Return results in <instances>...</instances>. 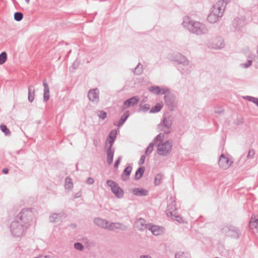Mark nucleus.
<instances>
[{
  "mask_svg": "<svg viewBox=\"0 0 258 258\" xmlns=\"http://www.w3.org/2000/svg\"><path fill=\"white\" fill-rule=\"evenodd\" d=\"M32 217L33 214L30 209L21 210L9 226L11 235L14 237H21L25 235L27 230L30 226Z\"/></svg>",
  "mask_w": 258,
  "mask_h": 258,
  "instance_id": "nucleus-1",
  "label": "nucleus"
},
{
  "mask_svg": "<svg viewBox=\"0 0 258 258\" xmlns=\"http://www.w3.org/2000/svg\"><path fill=\"white\" fill-rule=\"evenodd\" d=\"M164 135L160 133L154 138V142H157V154L159 155L166 157L171 153L173 144L172 140H167L164 142Z\"/></svg>",
  "mask_w": 258,
  "mask_h": 258,
  "instance_id": "nucleus-2",
  "label": "nucleus"
},
{
  "mask_svg": "<svg viewBox=\"0 0 258 258\" xmlns=\"http://www.w3.org/2000/svg\"><path fill=\"white\" fill-rule=\"evenodd\" d=\"M182 25L190 32L197 35L206 34L209 31L207 27L205 24L198 21L191 20L188 17L184 19Z\"/></svg>",
  "mask_w": 258,
  "mask_h": 258,
  "instance_id": "nucleus-3",
  "label": "nucleus"
},
{
  "mask_svg": "<svg viewBox=\"0 0 258 258\" xmlns=\"http://www.w3.org/2000/svg\"><path fill=\"white\" fill-rule=\"evenodd\" d=\"M173 60L182 65V66L177 67V69L181 74H184L190 73V70L187 67L189 64V61L184 55L181 53H178L173 57Z\"/></svg>",
  "mask_w": 258,
  "mask_h": 258,
  "instance_id": "nucleus-4",
  "label": "nucleus"
},
{
  "mask_svg": "<svg viewBox=\"0 0 258 258\" xmlns=\"http://www.w3.org/2000/svg\"><path fill=\"white\" fill-rule=\"evenodd\" d=\"M173 118L170 116L163 117L161 122L158 124L157 127L159 131L163 132L162 134L168 135L172 130Z\"/></svg>",
  "mask_w": 258,
  "mask_h": 258,
  "instance_id": "nucleus-5",
  "label": "nucleus"
},
{
  "mask_svg": "<svg viewBox=\"0 0 258 258\" xmlns=\"http://www.w3.org/2000/svg\"><path fill=\"white\" fill-rule=\"evenodd\" d=\"M221 231L222 233L232 238L238 239L241 235L239 228L232 225L224 226Z\"/></svg>",
  "mask_w": 258,
  "mask_h": 258,
  "instance_id": "nucleus-6",
  "label": "nucleus"
},
{
  "mask_svg": "<svg viewBox=\"0 0 258 258\" xmlns=\"http://www.w3.org/2000/svg\"><path fill=\"white\" fill-rule=\"evenodd\" d=\"M227 3L225 0H219L213 6L212 13L220 19L223 15Z\"/></svg>",
  "mask_w": 258,
  "mask_h": 258,
  "instance_id": "nucleus-7",
  "label": "nucleus"
},
{
  "mask_svg": "<svg viewBox=\"0 0 258 258\" xmlns=\"http://www.w3.org/2000/svg\"><path fill=\"white\" fill-rule=\"evenodd\" d=\"M106 183L111 187V191L117 198L121 199L123 197L124 191L116 182L112 180H107Z\"/></svg>",
  "mask_w": 258,
  "mask_h": 258,
  "instance_id": "nucleus-8",
  "label": "nucleus"
},
{
  "mask_svg": "<svg viewBox=\"0 0 258 258\" xmlns=\"http://www.w3.org/2000/svg\"><path fill=\"white\" fill-rule=\"evenodd\" d=\"M164 100L168 109L171 111L173 110L176 106L174 95L172 94L165 95L164 96Z\"/></svg>",
  "mask_w": 258,
  "mask_h": 258,
  "instance_id": "nucleus-9",
  "label": "nucleus"
},
{
  "mask_svg": "<svg viewBox=\"0 0 258 258\" xmlns=\"http://www.w3.org/2000/svg\"><path fill=\"white\" fill-rule=\"evenodd\" d=\"M99 91L97 88L91 89L88 93L89 100L93 103H98L99 101Z\"/></svg>",
  "mask_w": 258,
  "mask_h": 258,
  "instance_id": "nucleus-10",
  "label": "nucleus"
},
{
  "mask_svg": "<svg viewBox=\"0 0 258 258\" xmlns=\"http://www.w3.org/2000/svg\"><path fill=\"white\" fill-rule=\"evenodd\" d=\"M232 162L229 160L228 157H225L223 154H221L220 156L218 164L219 166L223 169H226L229 168Z\"/></svg>",
  "mask_w": 258,
  "mask_h": 258,
  "instance_id": "nucleus-11",
  "label": "nucleus"
},
{
  "mask_svg": "<svg viewBox=\"0 0 258 258\" xmlns=\"http://www.w3.org/2000/svg\"><path fill=\"white\" fill-rule=\"evenodd\" d=\"M140 101L139 98L138 96L132 97L127 100H126L123 102L124 107H123L122 110H124V109L132 106H135L138 104Z\"/></svg>",
  "mask_w": 258,
  "mask_h": 258,
  "instance_id": "nucleus-12",
  "label": "nucleus"
},
{
  "mask_svg": "<svg viewBox=\"0 0 258 258\" xmlns=\"http://www.w3.org/2000/svg\"><path fill=\"white\" fill-rule=\"evenodd\" d=\"M136 227L140 231H144L145 229H148L149 224H147L145 220L140 218L138 219L136 223Z\"/></svg>",
  "mask_w": 258,
  "mask_h": 258,
  "instance_id": "nucleus-13",
  "label": "nucleus"
},
{
  "mask_svg": "<svg viewBox=\"0 0 258 258\" xmlns=\"http://www.w3.org/2000/svg\"><path fill=\"white\" fill-rule=\"evenodd\" d=\"M177 210L176 202L175 200H172L171 203L168 204L167 215L172 217L173 214L176 213Z\"/></svg>",
  "mask_w": 258,
  "mask_h": 258,
  "instance_id": "nucleus-14",
  "label": "nucleus"
},
{
  "mask_svg": "<svg viewBox=\"0 0 258 258\" xmlns=\"http://www.w3.org/2000/svg\"><path fill=\"white\" fill-rule=\"evenodd\" d=\"M132 194L136 196H146L149 194V191L143 188L135 187L132 189Z\"/></svg>",
  "mask_w": 258,
  "mask_h": 258,
  "instance_id": "nucleus-15",
  "label": "nucleus"
},
{
  "mask_svg": "<svg viewBox=\"0 0 258 258\" xmlns=\"http://www.w3.org/2000/svg\"><path fill=\"white\" fill-rule=\"evenodd\" d=\"M43 86L44 87L43 101L44 102H46L49 99L50 95H49V87L48 84L46 82V80H43Z\"/></svg>",
  "mask_w": 258,
  "mask_h": 258,
  "instance_id": "nucleus-16",
  "label": "nucleus"
},
{
  "mask_svg": "<svg viewBox=\"0 0 258 258\" xmlns=\"http://www.w3.org/2000/svg\"><path fill=\"white\" fill-rule=\"evenodd\" d=\"M132 170V166L129 165L127 166L123 171L121 175V179L123 181H126L130 179V176Z\"/></svg>",
  "mask_w": 258,
  "mask_h": 258,
  "instance_id": "nucleus-17",
  "label": "nucleus"
},
{
  "mask_svg": "<svg viewBox=\"0 0 258 258\" xmlns=\"http://www.w3.org/2000/svg\"><path fill=\"white\" fill-rule=\"evenodd\" d=\"M117 131L115 130H112L108 136L107 140H108V143L109 144V147L112 148L113 143L116 138Z\"/></svg>",
  "mask_w": 258,
  "mask_h": 258,
  "instance_id": "nucleus-18",
  "label": "nucleus"
},
{
  "mask_svg": "<svg viewBox=\"0 0 258 258\" xmlns=\"http://www.w3.org/2000/svg\"><path fill=\"white\" fill-rule=\"evenodd\" d=\"M107 153V163L108 165H111L113 162V155L114 153V149L109 147L106 151Z\"/></svg>",
  "mask_w": 258,
  "mask_h": 258,
  "instance_id": "nucleus-19",
  "label": "nucleus"
},
{
  "mask_svg": "<svg viewBox=\"0 0 258 258\" xmlns=\"http://www.w3.org/2000/svg\"><path fill=\"white\" fill-rule=\"evenodd\" d=\"M244 19L242 18H236L234 19L232 22V25L235 29V30L239 29L242 27L244 24Z\"/></svg>",
  "mask_w": 258,
  "mask_h": 258,
  "instance_id": "nucleus-20",
  "label": "nucleus"
},
{
  "mask_svg": "<svg viewBox=\"0 0 258 258\" xmlns=\"http://www.w3.org/2000/svg\"><path fill=\"white\" fill-rule=\"evenodd\" d=\"M154 235L157 236L161 234L162 230L159 226L149 224L148 229Z\"/></svg>",
  "mask_w": 258,
  "mask_h": 258,
  "instance_id": "nucleus-21",
  "label": "nucleus"
},
{
  "mask_svg": "<svg viewBox=\"0 0 258 258\" xmlns=\"http://www.w3.org/2000/svg\"><path fill=\"white\" fill-rule=\"evenodd\" d=\"M94 222L98 226L104 229L106 228L107 224H108L107 221L100 218H95L94 219Z\"/></svg>",
  "mask_w": 258,
  "mask_h": 258,
  "instance_id": "nucleus-22",
  "label": "nucleus"
},
{
  "mask_svg": "<svg viewBox=\"0 0 258 258\" xmlns=\"http://www.w3.org/2000/svg\"><path fill=\"white\" fill-rule=\"evenodd\" d=\"M35 89L34 86L30 85L28 87V99L29 102L32 103L35 98Z\"/></svg>",
  "mask_w": 258,
  "mask_h": 258,
  "instance_id": "nucleus-23",
  "label": "nucleus"
},
{
  "mask_svg": "<svg viewBox=\"0 0 258 258\" xmlns=\"http://www.w3.org/2000/svg\"><path fill=\"white\" fill-rule=\"evenodd\" d=\"M249 226L250 229H255L258 232V218L251 217L249 222Z\"/></svg>",
  "mask_w": 258,
  "mask_h": 258,
  "instance_id": "nucleus-24",
  "label": "nucleus"
},
{
  "mask_svg": "<svg viewBox=\"0 0 258 258\" xmlns=\"http://www.w3.org/2000/svg\"><path fill=\"white\" fill-rule=\"evenodd\" d=\"M130 115V113L129 111H126L123 113V114L121 115L119 120L118 121V126H120L123 124L125 121L127 120V118L129 117Z\"/></svg>",
  "mask_w": 258,
  "mask_h": 258,
  "instance_id": "nucleus-25",
  "label": "nucleus"
},
{
  "mask_svg": "<svg viewBox=\"0 0 258 258\" xmlns=\"http://www.w3.org/2000/svg\"><path fill=\"white\" fill-rule=\"evenodd\" d=\"M145 170L144 166L139 167L136 171L135 174V179L138 180L142 177Z\"/></svg>",
  "mask_w": 258,
  "mask_h": 258,
  "instance_id": "nucleus-26",
  "label": "nucleus"
},
{
  "mask_svg": "<svg viewBox=\"0 0 258 258\" xmlns=\"http://www.w3.org/2000/svg\"><path fill=\"white\" fill-rule=\"evenodd\" d=\"M64 187L67 189H71L73 187V180L70 177L66 178Z\"/></svg>",
  "mask_w": 258,
  "mask_h": 258,
  "instance_id": "nucleus-27",
  "label": "nucleus"
},
{
  "mask_svg": "<svg viewBox=\"0 0 258 258\" xmlns=\"http://www.w3.org/2000/svg\"><path fill=\"white\" fill-rule=\"evenodd\" d=\"M175 258H190V255L186 252L179 251L175 253Z\"/></svg>",
  "mask_w": 258,
  "mask_h": 258,
  "instance_id": "nucleus-28",
  "label": "nucleus"
},
{
  "mask_svg": "<svg viewBox=\"0 0 258 258\" xmlns=\"http://www.w3.org/2000/svg\"><path fill=\"white\" fill-rule=\"evenodd\" d=\"M143 72V66L140 62H139L136 67L134 69L133 73L135 75H140L142 74Z\"/></svg>",
  "mask_w": 258,
  "mask_h": 258,
  "instance_id": "nucleus-29",
  "label": "nucleus"
},
{
  "mask_svg": "<svg viewBox=\"0 0 258 258\" xmlns=\"http://www.w3.org/2000/svg\"><path fill=\"white\" fill-rule=\"evenodd\" d=\"M219 19V18L212 13H211L207 17L208 22L212 24L217 22Z\"/></svg>",
  "mask_w": 258,
  "mask_h": 258,
  "instance_id": "nucleus-30",
  "label": "nucleus"
},
{
  "mask_svg": "<svg viewBox=\"0 0 258 258\" xmlns=\"http://www.w3.org/2000/svg\"><path fill=\"white\" fill-rule=\"evenodd\" d=\"M162 105L160 103H157L154 106L152 107L150 110V113H157L159 112L162 108Z\"/></svg>",
  "mask_w": 258,
  "mask_h": 258,
  "instance_id": "nucleus-31",
  "label": "nucleus"
},
{
  "mask_svg": "<svg viewBox=\"0 0 258 258\" xmlns=\"http://www.w3.org/2000/svg\"><path fill=\"white\" fill-rule=\"evenodd\" d=\"M243 98L248 101L253 103L258 107V98L250 96H246L243 97Z\"/></svg>",
  "mask_w": 258,
  "mask_h": 258,
  "instance_id": "nucleus-32",
  "label": "nucleus"
},
{
  "mask_svg": "<svg viewBox=\"0 0 258 258\" xmlns=\"http://www.w3.org/2000/svg\"><path fill=\"white\" fill-rule=\"evenodd\" d=\"M162 179V175L161 173L157 174L154 178V184L155 185H159Z\"/></svg>",
  "mask_w": 258,
  "mask_h": 258,
  "instance_id": "nucleus-33",
  "label": "nucleus"
},
{
  "mask_svg": "<svg viewBox=\"0 0 258 258\" xmlns=\"http://www.w3.org/2000/svg\"><path fill=\"white\" fill-rule=\"evenodd\" d=\"M157 142H154V140H153V142L150 143L148 146L147 147L146 150V154H150L152 153L153 150V148L154 145L157 146Z\"/></svg>",
  "mask_w": 258,
  "mask_h": 258,
  "instance_id": "nucleus-34",
  "label": "nucleus"
},
{
  "mask_svg": "<svg viewBox=\"0 0 258 258\" xmlns=\"http://www.w3.org/2000/svg\"><path fill=\"white\" fill-rule=\"evenodd\" d=\"M7 54L6 52L3 51L0 53V65L4 64L7 60Z\"/></svg>",
  "mask_w": 258,
  "mask_h": 258,
  "instance_id": "nucleus-35",
  "label": "nucleus"
},
{
  "mask_svg": "<svg viewBox=\"0 0 258 258\" xmlns=\"http://www.w3.org/2000/svg\"><path fill=\"white\" fill-rule=\"evenodd\" d=\"M0 128L1 131L5 134V135H11V132L6 125L4 124H1L0 125Z\"/></svg>",
  "mask_w": 258,
  "mask_h": 258,
  "instance_id": "nucleus-36",
  "label": "nucleus"
},
{
  "mask_svg": "<svg viewBox=\"0 0 258 258\" xmlns=\"http://www.w3.org/2000/svg\"><path fill=\"white\" fill-rule=\"evenodd\" d=\"M23 14L21 12H17L14 13V20L16 21L19 22L23 18Z\"/></svg>",
  "mask_w": 258,
  "mask_h": 258,
  "instance_id": "nucleus-37",
  "label": "nucleus"
},
{
  "mask_svg": "<svg viewBox=\"0 0 258 258\" xmlns=\"http://www.w3.org/2000/svg\"><path fill=\"white\" fill-rule=\"evenodd\" d=\"M149 91L154 93L156 95L160 94L161 89L158 86H152L149 88Z\"/></svg>",
  "mask_w": 258,
  "mask_h": 258,
  "instance_id": "nucleus-38",
  "label": "nucleus"
},
{
  "mask_svg": "<svg viewBox=\"0 0 258 258\" xmlns=\"http://www.w3.org/2000/svg\"><path fill=\"white\" fill-rule=\"evenodd\" d=\"M150 108V105L148 104H145L143 105H140V108L138 109V111L140 112L141 111H143L144 112H146L148 110H149Z\"/></svg>",
  "mask_w": 258,
  "mask_h": 258,
  "instance_id": "nucleus-39",
  "label": "nucleus"
},
{
  "mask_svg": "<svg viewBox=\"0 0 258 258\" xmlns=\"http://www.w3.org/2000/svg\"><path fill=\"white\" fill-rule=\"evenodd\" d=\"M115 227L116 229H120L123 231H125L127 229V227L126 225L123 224L122 223L118 222H115Z\"/></svg>",
  "mask_w": 258,
  "mask_h": 258,
  "instance_id": "nucleus-40",
  "label": "nucleus"
},
{
  "mask_svg": "<svg viewBox=\"0 0 258 258\" xmlns=\"http://www.w3.org/2000/svg\"><path fill=\"white\" fill-rule=\"evenodd\" d=\"M97 114L99 117L102 120H104L107 117V113L104 111H98Z\"/></svg>",
  "mask_w": 258,
  "mask_h": 258,
  "instance_id": "nucleus-41",
  "label": "nucleus"
},
{
  "mask_svg": "<svg viewBox=\"0 0 258 258\" xmlns=\"http://www.w3.org/2000/svg\"><path fill=\"white\" fill-rule=\"evenodd\" d=\"M116 229L115 227V222H111L110 224H107L106 227L105 229H107L109 231H113L114 229Z\"/></svg>",
  "mask_w": 258,
  "mask_h": 258,
  "instance_id": "nucleus-42",
  "label": "nucleus"
},
{
  "mask_svg": "<svg viewBox=\"0 0 258 258\" xmlns=\"http://www.w3.org/2000/svg\"><path fill=\"white\" fill-rule=\"evenodd\" d=\"M74 247L78 250L82 251L84 248V245L81 242H76L74 244Z\"/></svg>",
  "mask_w": 258,
  "mask_h": 258,
  "instance_id": "nucleus-43",
  "label": "nucleus"
},
{
  "mask_svg": "<svg viewBox=\"0 0 258 258\" xmlns=\"http://www.w3.org/2000/svg\"><path fill=\"white\" fill-rule=\"evenodd\" d=\"M161 90L160 94L165 95L167 94H171L170 93V89L167 88H162Z\"/></svg>",
  "mask_w": 258,
  "mask_h": 258,
  "instance_id": "nucleus-44",
  "label": "nucleus"
},
{
  "mask_svg": "<svg viewBox=\"0 0 258 258\" xmlns=\"http://www.w3.org/2000/svg\"><path fill=\"white\" fill-rule=\"evenodd\" d=\"M58 214L57 213H53L50 217L49 220L51 222H56V219L57 218Z\"/></svg>",
  "mask_w": 258,
  "mask_h": 258,
  "instance_id": "nucleus-45",
  "label": "nucleus"
},
{
  "mask_svg": "<svg viewBox=\"0 0 258 258\" xmlns=\"http://www.w3.org/2000/svg\"><path fill=\"white\" fill-rule=\"evenodd\" d=\"M218 42H220V45H218L217 44H215V46L213 47L215 49H220L224 47L225 44L224 43V41L222 39L219 40Z\"/></svg>",
  "mask_w": 258,
  "mask_h": 258,
  "instance_id": "nucleus-46",
  "label": "nucleus"
},
{
  "mask_svg": "<svg viewBox=\"0 0 258 258\" xmlns=\"http://www.w3.org/2000/svg\"><path fill=\"white\" fill-rule=\"evenodd\" d=\"M80 61L79 60H78V58H77L75 61L74 62H73V64H72V68L74 70H76L77 69L79 66H80Z\"/></svg>",
  "mask_w": 258,
  "mask_h": 258,
  "instance_id": "nucleus-47",
  "label": "nucleus"
},
{
  "mask_svg": "<svg viewBox=\"0 0 258 258\" xmlns=\"http://www.w3.org/2000/svg\"><path fill=\"white\" fill-rule=\"evenodd\" d=\"M176 213L173 214V216H172V217H171L173 219H174L176 221H177V222H181V221L182 220V218L181 216H176Z\"/></svg>",
  "mask_w": 258,
  "mask_h": 258,
  "instance_id": "nucleus-48",
  "label": "nucleus"
},
{
  "mask_svg": "<svg viewBox=\"0 0 258 258\" xmlns=\"http://www.w3.org/2000/svg\"><path fill=\"white\" fill-rule=\"evenodd\" d=\"M254 154L255 152L253 149H249L247 157L248 158H253Z\"/></svg>",
  "mask_w": 258,
  "mask_h": 258,
  "instance_id": "nucleus-49",
  "label": "nucleus"
},
{
  "mask_svg": "<svg viewBox=\"0 0 258 258\" xmlns=\"http://www.w3.org/2000/svg\"><path fill=\"white\" fill-rule=\"evenodd\" d=\"M121 159H122L121 156H119L118 157L117 159L115 161V162L114 163V168H118V165H119V164L120 163V161H121Z\"/></svg>",
  "mask_w": 258,
  "mask_h": 258,
  "instance_id": "nucleus-50",
  "label": "nucleus"
},
{
  "mask_svg": "<svg viewBox=\"0 0 258 258\" xmlns=\"http://www.w3.org/2000/svg\"><path fill=\"white\" fill-rule=\"evenodd\" d=\"M146 156L145 155H142L139 162V165H142L144 163Z\"/></svg>",
  "mask_w": 258,
  "mask_h": 258,
  "instance_id": "nucleus-51",
  "label": "nucleus"
},
{
  "mask_svg": "<svg viewBox=\"0 0 258 258\" xmlns=\"http://www.w3.org/2000/svg\"><path fill=\"white\" fill-rule=\"evenodd\" d=\"M86 182L88 184L91 185V184H93L94 180L93 179V178L88 177Z\"/></svg>",
  "mask_w": 258,
  "mask_h": 258,
  "instance_id": "nucleus-52",
  "label": "nucleus"
},
{
  "mask_svg": "<svg viewBox=\"0 0 258 258\" xmlns=\"http://www.w3.org/2000/svg\"><path fill=\"white\" fill-rule=\"evenodd\" d=\"M251 63L252 60H248L245 63L243 64V66L245 68H247L251 65Z\"/></svg>",
  "mask_w": 258,
  "mask_h": 258,
  "instance_id": "nucleus-53",
  "label": "nucleus"
},
{
  "mask_svg": "<svg viewBox=\"0 0 258 258\" xmlns=\"http://www.w3.org/2000/svg\"><path fill=\"white\" fill-rule=\"evenodd\" d=\"M93 145L95 147H97L98 146V142L96 138H94L93 139Z\"/></svg>",
  "mask_w": 258,
  "mask_h": 258,
  "instance_id": "nucleus-54",
  "label": "nucleus"
},
{
  "mask_svg": "<svg viewBox=\"0 0 258 258\" xmlns=\"http://www.w3.org/2000/svg\"><path fill=\"white\" fill-rule=\"evenodd\" d=\"M215 111V112L216 113L220 114V113H222V112H223V109H221V108H220V109H215V111Z\"/></svg>",
  "mask_w": 258,
  "mask_h": 258,
  "instance_id": "nucleus-55",
  "label": "nucleus"
},
{
  "mask_svg": "<svg viewBox=\"0 0 258 258\" xmlns=\"http://www.w3.org/2000/svg\"><path fill=\"white\" fill-rule=\"evenodd\" d=\"M81 196V193L80 192H78L77 193H76L75 196H74V199H77V198H78L79 197H80Z\"/></svg>",
  "mask_w": 258,
  "mask_h": 258,
  "instance_id": "nucleus-56",
  "label": "nucleus"
},
{
  "mask_svg": "<svg viewBox=\"0 0 258 258\" xmlns=\"http://www.w3.org/2000/svg\"><path fill=\"white\" fill-rule=\"evenodd\" d=\"M2 172H3V173L4 174H8V172H9V169H8V168H4V169H3V170H2Z\"/></svg>",
  "mask_w": 258,
  "mask_h": 258,
  "instance_id": "nucleus-57",
  "label": "nucleus"
},
{
  "mask_svg": "<svg viewBox=\"0 0 258 258\" xmlns=\"http://www.w3.org/2000/svg\"><path fill=\"white\" fill-rule=\"evenodd\" d=\"M44 258H52V257L49 255H45V256H44Z\"/></svg>",
  "mask_w": 258,
  "mask_h": 258,
  "instance_id": "nucleus-58",
  "label": "nucleus"
},
{
  "mask_svg": "<svg viewBox=\"0 0 258 258\" xmlns=\"http://www.w3.org/2000/svg\"><path fill=\"white\" fill-rule=\"evenodd\" d=\"M26 3L29 4L30 3V0H25Z\"/></svg>",
  "mask_w": 258,
  "mask_h": 258,
  "instance_id": "nucleus-59",
  "label": "nucleus"
},
{
  "mask_svg": "<svg viewBox=\"0 0 258 258\" xmlns=\"http://www.w3.org/2000/svg\"><path fill=\"white\" fill-rule=\"evenodd\" d=\"M72 50H70L68 52V54L69 55L70 54V53L71 52Z\"/></svg>",
  "mask_w": 258,
  "mask_h": 258,
  "instance_id": "nucleus-60",
  "label": "nucleus"
},
{
  "mask_svg": "<svg viewBox=\"0 0 258 258\" xmlns=\"http://www.w3.org/2000/svg\"><path fill=\"white\" fill-rule=\"evenodd\" d=\"M73 227H76V225H73Z\"/></svg>",
  "mask_w": 258,
  "mask_h": 258,
  "instance_id": "nucleus-61",
  "label": "nucleus"
},
{
  "mask_svg": "<svg viewBox=\"0 0 258 258\" xmlns=\"http://www.w3.org/2000/svg\"><path fill=\"white\" fill-rule=\"evenodd\" d=\"M73 227H76V225H73Z\"/></svg>",
  "mask_w": 258,
  "mask_h": 258,
  "instance_id": "nucleus-62",
  "label": "nucleus"
}]
</instances>
